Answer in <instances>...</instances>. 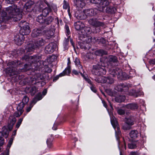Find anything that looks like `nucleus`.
I'll use <instances>...</instances> for the list:
<instances>
[{
	"mask_svg": "<svg viewBox=\"0 0 155 155\" xmlns=\"http://www.w3.org/2000/svg\"><path fill=\"white\" fill-rule=\"evenodd\" d=\"M6 12L3 11L0 12V23L6 20H8L12 18H16V20L22 18V14L20 9L15 5L9 6L6 8Z\"/></svg>",
	"mask_w": 155,
	"mask_h": 155,
	"instance_id": "nucleus-1",
	"label": "nucleus"
},
{
	"mask_svg": "<svg viewBox=\"0 0 155 155\" xmlns=\"http://www.w3.org/2000/svg\"><path fill=\"white\" fill-rule=\"evenodd\" d=\"M16 121V119L15 117L10 116L8 120L7 126L3 127L2 128V131L0 132V136H2L5 138H7L9 132L12 129Z\"/></svg>",
	"mask_w": 155,
	"mask_h": 155,
	"instance_id": "nucleus-2",
	"label": "nucleus"
},
{
	"mask_svg": "<svg viewBox=\"0 0 155 155\" xmlns=\"http://www.w3.org/2000/svg\"><path fill=\"white\" fill-rule=\"evenodd\" d=\"M105 67V64L101 61L97 64L93 66V73L98 76L105 74L106 73Z\"/></svg>",
	"mask_w": 155,
	"mask_h": 155,
	"instance_id": "nucleus-3",
	"label": "nucleus"
},
{
	"mask_svg": "<svg viewBox=\"0 0 155 155\" xmlns=\"http://www.w3.org/2000/svg\"><path fill=\"white\" fill-rule=\"evenodd\" d=\"M19 25L21 27L19 31L20 35L24 36L29 34L31 30L28 23L24 21H21L19 24Z\"/></svg>",
	"mask_w": 155,
	"mask_h": 155,
	"instance_id": "nucleus-4",
	"label": "nucleus"
},
{
	"mask_svg": "<svg viewBox=\"0 0 155 155\" xmlns=\"http://www.w3.org/2000/svg\"><path fill=\"white\" fill-rule=\"evenodd\" d=\"M45 44V41L42 38L39 39L34 44L30 43L28 45V51L29 52L33 51L35 48L43 45Z\"/></svg>",
	"mask_w": 155,
	"mask_h": 155,
	"instance_id": "nucleus-5",
	"label": "nucleus"
},
{
	"mask_svg": "<svg viewBox=\"0 0 155 155\" xmlns=\"http://www.w3.org/2000/svg\"><path fill=\"white\" fill-rule=\"evenodd\" d=\"M111 123L115 130L116 136L117 140H118L120 134V131L119 128L117 126V121L115 117L113 116L111 118Z\"/></svg>",
	"mask_w": 155,
	"mask_h": 155,
	"instance_id": "nucleus-6",
	"label": "nucleus"
},
{
	"mask_svg": "<svg viewBox=\"0 0 155 155\" xmlns=\"http://www.w3.org/2000/svg\"><path fill=\"white\" fill-rule=\"evenodd\" d=\"M103 58L108 66H112L113 64L116 63L117 61V58L113 55H110L107 57L104 56Z\"/></svg>",
	"mask_w": 155,
	"mask_h": 155,
	"instance_id": "nucleus-7",
	"label": "nucleus"
},
{
	"mask_svg": "<svg viewBox=\"0 0 155 155\" xmlns=\"http://www.w3.org/2000/svg\"><path fill=\"white\" fill-rule=\"evenodd\" d=\"M88 22L90 25L95 27H101L103 28L105 27L106 26L103 22L98 21L95 18L89 19Z\"/></svg>",
	"mask_w": 155,
	"mask_h": 155,
	"instance_id": "nucleus-8",
	"label": "nucleus"
},
{
	"mask_svg": "<svg viewBox=\"0 0 155 155\" xmlns=\"http://www.w3.org/2000/svg\"><path fill=\"white\" fill-rule=\"evenodd\" d=\"M56 44L54 42L49 43L45 48V52L47 54L52 53L55 50L56 47Z\"/></svg>",
	"mask_w": 155,
	"mask_h": 155,
	"instance_id": "nucleus-9",
	"label": "nucleus"
},
{
	"mask_svg": "<svg viewBox=\"0 0 155 155\" xmlns=\"http://www.w3.org/2000/svg\"><path fill=\"white\" fill-rule=\"evenodd\" d=\"M43 35L46 38L49 39L52 38L54 34L55 30L54 28H51L47 30H43Z\"/></svg>",
	"mask_w": 155,
	"mask_h": 155,
	"instance_id": "nucleus-10",
	"label": "nucleus"
},
{
	"mask_svg": "<svg viewBox=\"0 0 155 155\" xmlns=\"http://www.w3.org/2000/svg\"><path fill=\"white\" fill-rule=\"evenodd\" d=\"M91 32V29L90 28L84 26L79 31L78 34L81 35V38H83L89 34Z\"/></svg>",
	"mask_w": 155,
	"mask_h": 155,
	"instance_id": "nucleus-11",
	"label": "nucleus"
},
{
	"mask_svg": "<svg viewBox=\"0 0 155 155\" xmlns=\"http://www.w3.org/2000/svg\"><path fill=\"white\" fill-rule=\"evenodd\" d=\"M98 9L96 8L87 9L84 10V12L87 16H92L97 14L99 12Z\"/></svg>",
	"mask_w": 155,
	"mask_h": 155,
	"instance_id": "nucleus-12",
	"label": "nucleus"
},
{
	"mask_svg": "<svg viewBox=\"0 0 155 155\" xmlns=\"http://www.w3.org/2000/svg\"><path fill=\"white\" fill-rule=\"evenodd\" d=\"M43 30L39 29H34L31 34L32 37L35 38L38 36H40L43 35Z\"/></svg>",
	"mask_w": 155,
	"mask_h": 155,
	"instance_id": "nucleus-13",
	"label": "nucleus"
},
{
	"mask_svg": "<svg viewBox=\"0 0 155 155\" xmlns=\"http://www.w3.org/2000/svg\"><path fill=\"white\" fill-rule=\"evenodd\" d=\"M109 4L108 1L107 0H101V2H100L99 5H97L99 9H98L99 11H102L104 9L106 6H108Z\"/></svg>",
	"mask_w": 155,
	"mask_h": 155,
	"instance_id": "nucleus-14",
	"label": "nucleus"
},
{
	"mask_svg": "<svg viewBox=\"0 0 155 155\" xmlns=\"http://www.w3.org/2000/svg\"><path fill=\"white\" fill-rule=\"evenodd\" d=\"M24 39V37L23 35H17L14 39L15 43L18 45H21L23 43Z\"/></svg>",
	"mask_w": 155,
	"mask_h": 155,
	"instance_id": "nucleus-15",
	"label": "nucleus"
},
{
	"mask_svg": "<svg viewBox=\"0 0 155 155\" xmlns=\"http://www.w3.org/2000/svg\"><path fill=\"white\" fill-rule=\"evenodd\" d=\"M125 107L128 109L134 110L138 109V105L136 103H130L126 105Z\"/></svg>",
	"mask_w": 155,
	"mask_h": 155,
	"instance_id": "nucleus-16",
	"label": "nucleus"
},
{
	"mask_svg": "<svg viewBox=\"0 0 155 155\" xmlns=\"http://www.w3.org/2000/svg\"><path fill=\"white\" fill-rule=\"evenodd\" d=\"M74 2L77 7L82 8L85 5L84 0H74Z\"/></svg>",
	"mask_w": 155,
	"mask_h": 155,
	"instance_id": "nucleus-17",
	"label": "nucleus"
},
{
	"mask_svg": "<svg viewBox=\"0 0 155 155\" xmlns=\"http://www.w3.org/2000/svg\"><path fill=\"white\" fill-rule=\"evenodd\" d=\"M107 78L105 77L99 76L95 78V80L98 83H104L107 81Z\"/></svg>",
	"mask_w": 155,
	"mask_h": 155,
	"instance_id": "nucleus-18",
	"label": "nucleus"
},
{
	"mask_svg": "<svg viewBox=\"0 0 155 155\" xmlns=\"http://www.w3.org/2000/svg\"><path fill=\"white\" fill-rule=\"evenodd\" d=\"M75 28L79 31L84 27V25L82 22L80 21L76 22L74 24Z\"/></svg>",
	"mask_w": 155,
	"mask_h": 155,
	"instance_id": "nucleus-19",
	"label": "nucleus"
},
{
	"mask_svg": "<svg viewBox=\"0 0 155 155\" xmlns=\"http://www.w3.org/2000/svg\"><path fill=\"white\" fill-rule=\"evenodd\" d=\"M110 74L113 75V77L116 75H118L120 74L121 70L118 68H116L115 69L111 70L110 71Z\"/></svg>",
	"mask_w": 155,
	"mask_h": 155,
	"instance_id": "nucleus-20",
	"label": "nucleus"
},
{
	"mask_svg": "<svg viewBox=\"0 0 155 155\" xmlns=\"http://www.w3.org/2000/svg\"><path fill=\"white\" fill-rule=\"evenodd\" d=\"M75 16L77 19L80 20L85 19L87 17V15L84 12V10L83 12H81L79 14L76 13L75 14Z\"/></svg>",
	"mask_w": 155,
	"mask_h": 155,
	"instance_id": "nucleus-21",
	"label": "nucleus"
},
{
	"mask_svg": "<svg viewBox=\"0 0 155 155\" xmlns=\"http://www.w3.org/2000/svg\"><path fill=\"white\" fill-rule=\"evenodd\" d=\"M78 44L80 48L81 49H89L90 47V45L89 44L86 43L84 42H80L78 43Z\"/></svg>",
	"mask_w": 155,
	"mask_h": 155,
	"instance_id": "nucleus-22",
	"label": "nucleus"
},
{
	"mask_svg": "<svg viewBox=\"0 0 155 155\" xmlns=\"http://www.w3.org/2000/svg\"><path fill=\"white\" fill-rule=\"evenodd\" d=\"M71 72V67L68 65L62 73L59 74L60 77L64 76L65 75H68Z\"/></svg>",
	"mask_w": 155,
	"mask_h": 155,
	"instance_id": "nucleus-23",
	"label": "nucleus"
},
{
	"mask_svg": "<svg viewBox=\"0 0 155 155\" xmlns=\"http://www.w3.org/2000/svg\"><path fill=\"white\" fill-rule=\"evenodd\" d=\"M138 133L137 130H132L130 133L129 135L132 138L135 139L137 138L138 136Z\"/></svg>",
	"mask_w": 155,
	"mask_h": 155,
	"instance_id": "nucleus-24",
	"label": "nucleus"
},
{
	"mask_svg": "<svg viewBox=\"0 0 155 155\" xmlns=\"http://www.w3.org/2000/svg\"><path fill=\"white\" fill-rule=\"evenodd\" d=\"M45 17L42 14H41L37 17L36 21L40 23H44Z\"/></svg>",
	"mask_w": 155,
	"mask_h": 155,
	"instance_id": "nucleus-25",
	"label": "nucleus"
},
{
	"mask_svg": "<svg viewBox=\"0 0 155 155\" xmlns=\"http://www.w3.org/2000/svg\"><path fill=\"white\" fill-rule=\"evenodd\" d=\"M51 11V8L46 7L43 9L42 11V15L44 16H46Z\"/></svg>",
	"mask_w": 155,
	"mask_h": 155,
	"instance_id": "nucleus-26",
	"label": "nucleus"
},
{
	"mask_svg": "<svg viewBox=\"0 0 155 155\" xmlns=\"http://www.w3.org/2000/svg\"><path fill=\"white\" fill-rule=\"evenodd\" d=\"M124 122L127 124H128L131 126L134 124V122L131 117L125 118Z\"/></svg>",
	"mask_w": 155,
	"mask_h": 155,
	"instance_id": "nucleus-27",
	"label": "nucleus"
},
{
	"mask_svg": "<svg viewBox=\"0 0 155 155\" xmlns=\"http://www.w3.org/2000/svg\"><path fill=\"white\" fill-rule=\"evenodd\" d=\"M35 80L36 82H39L44 79L43 77L40 74H37L35 77Z\"/></svg>",
	"mask_w": 155,
	"mask_h": 155,
	"instance_id": "nucleus-28",
	"label": "nucleus"
},
{
	"mask_svg": "<svg viewBox=\"0 0 155 155\" xmlns=\"http://www.w3.org/2000/svg\"><path fill=\"white\" fill-rule=\"evenodd\" d=\"M74 62L75 63V65L78 67L79 70H81L83 71L82 66L81 65L80 61L79 59L76 58Z\"/></svg>",
	"mask_w": 155,
	"mask_h": 155,
	"instance_id": "nucleus-29",
	"label": "nucleus"
},
{
	"mask_svg": "<svg viewBox=\"0 0 155 155\" xmlns=\"http://www.w3.org/2000/svg\"><path fill=\"white\" fill-rule=\"evenodd\" d=\"M81 40L86 43H87L91 42L92 38L90 36H85Z\"/></svg>",
	"mask_w": 155,
	"mask_h": 155,
	"instance_id": "nucleus-30",
	"label": "nucleus"
},
{
	"mask_svg": "<svg viewBox=\"0 0 155 155\" xmlns=\"http://www.w3.org/2000/svg\"><path fill=\"white\" fill-rule=\"evenodd\" d=\"M125 97L123 96H118L115 98V100L118 102H121L124 101L125 100Z\"/></svg>",
	"mask_w": 155,
	"mask_h": 155,
	"instance_id": "nucleus-31",
	"label": "nucleus"
},
{
	"mask_svg": "<svg viewBox=\"0 0 155 155\" xmlns=\"http://www.w3.org/2000/svg\"><path fill=\"white\" fill-rule=\"evenodd\" d=\"M106 10L107 13H114L116 11V9L114 7H108L106 8Z\"/></svg>",
	"mask_w": 155,
	"mask_h": 155,
	"instance_id": "nucleus-32",
	"label": "nucleus"
},
{
	"mask_svg": "<svg viewBox=\"0 0 155 155\" xmlns=\"http://www.w3.org/2000/svg\"><path fill=\"white\" fill-rule=\"evenodd\" d=\"M25 105L23 103L21 102L20 103L17 107V109L18 111H22L23 112V109Z\"/></svg>",
	"mask_w": 155,
	"mask_h": 155,
	"instance_id": "nucleus-33",
	"label": "nucleus"
},
{
	"mask_svg": "<svg viewBox=\"0 0 155 155\" xmlns=\"http://www.w3.org/2000/svg\"><path fill=\"white\" fill-rule=\"evenodd\" d=\"M53 18L51 16H50L45 19L44 23L49 25L53 21Z\"/></svg>",
	"mask_w": 155,
	"mask_h": 155,
	"instance_id": "nucleus-34",
	"label": "nucleus"
},
{
	"mask_svg": "<svg viewBox=\"0 0 155 155\" xmlns=\"http://www.w3.org/2000/svg\"><path fill=\"white\" fill-rule=\"evenodd\" d=\"M131 125L129 124H127L125 122L122 125V128L124 130H129L131 128Z\"/></svg>",
	"mask_w": 155,
	"mask_h": 155,
	"instance_id": "nucleus-35",
	"label": "nucleus"
},
{
	"mask_svg": "<svg viewBox=\"0 0 155 155\" xmlns=\"http://www.w3.org/2000/svg\"><path fill=\"white\" fill-rule=\"evenodd\" d=\"M35 59V60L37 58V56L36 55H34L33 56H31L29 57L27 55H25L23 58V60H25L26 61L28 59Z\"/></svg>",
	"mask_w": 155,
	"mask_h": 155,
	"instance_id": "nucleus-36",
	"label": "nucleus"
},
{
	"mask_svg": "<svg viewBox=\"0 0 155 155\" xmlns=\"http://www.w3.org/2000/svg\"><path fill=\"white\" fill-rule=\"evenodd\" d=\"M129 95L136 97L139 96V94L136 92L135 90H132L130 92Z\"/></svg>",
	"mask_w": 155,
	"mask_h": 155,
	"instance_id": "nucleus-37",
	"label": "nucleus"
},
{
	"mask_svg": "<svg viewBox=\"0 0 155 155\" xmlns=\"http://www.w3.org/2000/svg\"><path fill=\"white\" fill-rule=\"evenodd\" d=\"M52 138H48L47 140V144L49 148H51L52 145Z\"/></svg>",
	"mask_w": 155,
	"mask_h": 155,
	"instance_id": "nucleus-38",
	"label": "nucleus"
},
{
	"mask_svg": "<svg viewBox=\"0 0 155 155\" xmlns=\"http://www.w3.org/2000/svg\"><path fill=\"white\" fill-rule=\"evenodd\" d=\"M97 52L99 55L101 56L104 54H107V51L102 50H99L97 51Z\"/></svg>",
	"mask_w": 155,
	"mask_h": 155,
	"instance_id": "nucleus-39",
	"label": "nucleus"
},
{
	"mask_svg": "<svg viewBox=\"0 0 155 155\" xmlns=\"http://www.w3.org/2000/svg\"><path fill=\"white\" fill-rule=\"evenodd\" d=\"M29 101L28 98L26 96H25L22 99V102H21L23 103L24 104H27Z\"/></svg>",
	"mask_w": 155,
	"mask_h": 155,
	"instance_id": "nucleus-40",
	"label": "nucleus"
},
{
	"mask_svg": "<svg viewBox=\"0 0 155 155\" xmlns=\"http://www.w3.org/2000/svg\"><path fill=\"white\" fill-rule=\"evenodd\" d=\"M128 147L130 149H133L136 147V145L134 143H131L128 144Z\"/></svg>",
	"mask_w": 155,
	"mask_h": 155,
	"instance_id": "nucleus-41",
	"label": "nucleus"
},
{
	"mask_svg": "<svg viewBox=\"0 0 155 155\" xmlns=\"http://www.w3.org/2000/svg\"><path fill=\"white\" fill-rule=\"evenodd\" d=\"M117 112L119 114L123 115L125 114V110L122 109H119L117 110Z\"/></svg>",
	"mask_w": 155,
	"mask_h": 155,
	"instance_id": "nucleus-42",
	"label": "nucleus"
},
{
	"mask_svg": "<svg viewBox=\"0 0 155 155\" xmlns=\"http://www.w3.org/2000/svg\"><path fill=\"white\" fill-rule=\"evenodd\" d=\"M23 120V118H20L18 120L16 126V128L17 130L19 128Z\"/></svg>",
	"mask_w": 155,
	"mask_h": 155,
	"instance_id": "nucleus-43",
	"label": "nucleus"
},
{
	"mask_svg": "<svg viewBox=\"0 0 155 155\" xmlns=\"http://www.w3.org/2000/svg\"><path fill=\"white\" fill-rule=\"evenodd\" d=\"M90 2L91 3L97 4L99 6L101 0H90Z\"/></svg>",
	"mask_w": 155,
	"mask_h": 155,
	"instance_id": "nucleus-44",
	"label": "nucleus"
},
{
	"mask_svg": "<svg viewBox=\"0 0 155 155\" xmlns=\"http://www.w3.org/2000/svg\"><path fill=\"white\" fill-rule=\"evenodd\" d=\"M81 70H79V72L81 74V76L84 78V79H85L86 81L87 79L88 78V77L87 75L86 74H82V73L81 72Z\"/></svg>",
	"mask_w": 155,
	"mask_h": 155,
	"instance_id": "nucleus-45",
	"label": "nucleus"
},
{
	"mask_svg": "<svg viewBox=\"0 0 155 155\" xmlns=\"http://www.w3.org/2000/svg\"><path fill=\"white\" fill-rule=\"evenodd\" d=\"M98 43L99 44L101 43L102 44H104L106 42V41L105 39L104 38H101L99 39V41Z\"/></svg>",
	"mask_w": 155,
	"mask_h": 155,
	"instance_id": "nucleus-46",
	"label": "nucleus"
},
{
	"mask_svg": "<svg viewBox=\"0 0 155 155\" xmlns=\"http://www.w3.org/2000/svg\"><path fill=\"white\" fill-rule=\"evenodd\" d=\"M114 82V80L113 78H108L107 79V81H106V83L109 84H111Z\"/></svg>",
	"mask_w": 155,
	"mask_h": 155,
	"instance_id": "nucleus-47",
	"label": "nucleus"
},
{
	"mask_svg": "<svg viewBox=\"0 0 155 155\" xmlns=\"http://www.w3.org/2000/svg\"><path fill=\"white\" fill-rule=\"evenodd\" d=\"M37 99V100H41L42 98V94L41 93H39L37 94L35 97Z\"/></svg>",
	"mask_w": 155,
	"mask_h": 155,
	"instance_id": "nucleus-48",
	"label": "nucleus"
},
{
	"mask_svg": "<svg viewBox=\"0 0 155 155\" xmlns=\"http://www.w3.org/2000/svg\"><path fill=\"white\" fill-rule=\"evenodd\" d=\"M45 71L46 72L50 73L52 71V70L48 67H46L45 68Z\"/></svg>",
	"mask_w": 155,
	"mask_h": 155,
	"instance_id": "nucleus-49",
	"label": "nucleus"
},
{
	"mask_svg": "<svg viewBox=\"0 0 155 155\" xmlns=\"http://www.w3.org/2000/svg\"><path fill=\"white\" fill-rule=\"evenodd\" d=\"M18 112H15L14 114V116L16 117H18L20 116V115L22 113V111H18Z\"/></svg>",
	"mask_w": 155,
	"mask_h": 155,
	"instance_id": "nucleus-50",
	"label": "nucleus"
},
{
	"mask_svg": "<svg viewBox=\"0 0 155 155\" xmlns=\"http://www.w3.org/2000/svg\"><path fill=\"white\" fill-rule=\"evenodd\" d=\"M94 30L93 32L94 33H97L100 31V28L99 27H95Z\"/></svg>",
	"mask_w": 155,
	"mask_h": 155,
	"instance_id": "nucleus-51",
	"label": "nucleus"
},
{
	"mask_svg": "<svg viewBox=\"0 0 155 155\" xmlns=\"http://www.w3.org/2000/svg\"><path fill=\"white\" fill-rule=\"evenodd\" d=\"M64 4L63 5V8L65 9H67L68 8L69 6L68 4L65 1H64Z\"/></svg>",
	"mask_w": 155,
	"mask_h": 155,
	"instance_id": "nucleus-52",
	"label": "nucleus"
},
{
	"mask_svg": "<svg viewBox=\"0 0 155 155\" xmlns=\"http://www.w3.org/2000/svg\"><path fill=\"white\" fill-rule=\"evenodd\" d=\"M99 39L97 38L96 37H93V38H92V41L91 42H93V43H95L96 42H98Z\"/></svg>",
	"mask_w": 155,
	"mask_h": 155,
	"instance_id": "nucleus-53",
	"label": "nucleus"
},
{
	"mask_svg": "<svg viewBox=\"0 0 155 155\" xmlns=\"http://www.w3.org/2000/svg\"><path fill=\"white\" fill-rule=\"evenodd\" d=\"M14 137H12L10 139L9 142H8V147H10L12 144L13 142V140Z\"/></svg>",
	"mask_w": 155,
	"mask_h": 155,
	"instance_id": "nucleus-54",
	"label": "nucleus"
},
{
	"mask_svg": "<svg viewBox=\"0 0 155 155\" xmlns=\"http://www.w3.org/2000/svg\"><path fill=\"white\" fill-rule=\"evenodd\" d=\"M51 5H52V6H51V8H52L54 10V12H56L57 10V7L56 6L52 4H51Z\"/></svg>",
	"mask_w": 155,
	"mask_h": 155,
	"instance_id": "nucleus-55",
	"label": "nucleus"
},
{
	"mask_svg": "<svg viewBox=\"0 0 155 155\" xmlns=\"http://www.w3.org/2000/svg\"><path fill=\"white\" fill-rule=\"evenodd\" d=\"M91 90L94 92L96 93L97 91L95 87L93 85H91L90 87Z\"/></svg>",
	"mask_w": 155,
	"mask_h": 155,
	"instance_id": "nucleus-56",
	"label": "nucleus"
},
{
	"mask_svg": "<svg viewBox=\"0 0 155 155\" xmlns=\"http://www.w3.org/2000/svg\"><path fill=\"white\" fill-rule=\"evenodd\" d=\"M33 106V105H32V104H30L29 107H27L26 108V111L27 112H29L31 110V108Z\"/></svg>",
	"mask_w": 155,
	"mask_h": 155,
	"instance_id": "nucleus-57",
	"label": "nucleus"
},
{
	"mask_svg": "<svg viewBox=\"0 0 155 155\" xmlns=\"http://www.w3.org/2000/svg\"><path fill=\"white\" fill-rule=\"evenodd\" d=\"M38 101V100H37V99L35 97L32 100V101L31 102L30 104H32V105L33 104H35Z\"/></svg>",
	"mask_w": 155,
	"mask_h": 155,
	"instance_id": "nucleus-58",
	"label": "nucleus"
},
{
	"mask_svg": "<svg viewBox=\"0 0 155 155\" xmlns=\"http://www.w3.org/2000/svg\"><path fill=\"white\" fill-rule=\"evenodd\" d=\"M65 28L67 34L68 35H69V34L70 33V31H69L68 26L67 25H66L65 26Z\"/></svg>",
	"mask_w": 155,
	"mask_h": 155,
	"instance_id": "nucleus-59",
	"label": "nucleus"
},
{
	"mask_svg": "<svg viewBox=\"0 0 155 155\" xmlns=\"http://www.w3.org/2000/svg\"><path fill=\"white\" fill-rule=\"evenodd\" d=\"M72 73L73 74H74L75 75H78V74L79 73H80L79 71L78 72L77 71L74 69L72 70Z\"/></svg>",
	"mask_w": 155,
	"mask_h": 155,
	"instance_id": "nucleus-60",
	"label": "nucleus"
},
{
	"mask_svg": "<svg viewBox=\"0 0 155 155\" xmlns=\"http://www.w3.org/2000/svg\"><path fill=\"white\" fill-rule=\"evenodd\" d=\"M149 63L150 64H155V59L150 60L149 61Z\"/></svg>",
	"mask_w": 155,
	"mask_h": 155,
	"instance_id": "nucleus-61",
	"label": "nucleus"
},
{
	"mask_svg": "<svg viewBox=\"0 0 155 155\" xmlns=\"http://www.w3.org/2000/svg\"><path fill=\"white\" fill-rule=\"evenodd\" d=\"M4 142V139L2 138V136H0V144H2Z\"/></svg>",
	"mask_w": 155,
	"mask_h": 155,
	"instance_id": "nucleus-62",
	"label": "nucleus"
},
{
	"mask_svg": "<svg viewBox=\"0 0 155 155\" xmlns=\"http://www.w3.org/2000/svg\"><path fill=\"white\" fill-rule=\"evenodd\" d=\"M15 0H6V2L8 4L12 3Z\"/></svg>",
	"mask_w": 155,
	"mask_h": 155,
	"instance_id": "nucleus-63",
	"label": "nucleus"
},
{
	"mask_svg": "<svg viewBox=\"0 0 155 155\" xmlns=\"http://www.w3.org/2000/svg\"><path fill=\"white\" fill-rule=\"evenodd\" d=\"M130 155H139L138 153L135 152H130Z\"/></svg>",
	"mask_w": 155,
	"mask_h": 155,
	"instance_id": "nucleus-64",
	"label": "nucleus"
}]
</instances>
